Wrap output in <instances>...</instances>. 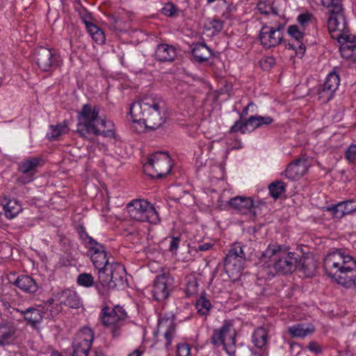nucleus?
Segmentation results:
<instances>
[{"label": "nucleus", "instance_id": "obj_1", "mask_svg": "<svg viewBox=\"0 0 356 356\" xmlns=\"http://www.w3.org/2000/svg\"><path fill=\"white\" fill-rule=\"evenodd\" d=\"M325 273L336 283L346 288L356 287V261L341 250L326 254L323 260Z\"/></svg>", "mask_w": 356, "mask_h": 356}, {"label": "nucleus", "instance_id": "obj_2", "mask_svg": "<svg viewBox=\"0 0 356 356\" xmlns=\"http://www.w3.org/2000/svg\"><path fill=\"white\" fill-rule=\"evenodd\" d=\"M99 107L89 104H84L77 115L78 124L76 132L79 136L88 140L95 136L113 137L114 124L111 121L99 115Z\"/></svg>", "mask_w": 356, "mask_h": 356}, {"label": "nucleus", "instance_id": "obj_3", "mask_svg": "<svg viewBox=\"0 0 356 356\" xmlns=\"http://www.w3.org/2000/svg\"><path fill=\"white\" fill-rule=\"evenodd\" d=\"M164 102L160 99L146 97L130 106L129 114L133 122L142 124L147 129H156L165 122L161 115Z\"/></svg>", "mask_w": 356, "mask_h": 356}, {"label": "nucleus", "instance_id": "obj_4", "mask_svg": "<svg viewBox=\"0 0 356 356\" xmlns=\"http://www.w3.org/2000/svg\"><path fill=\"white\" fill-rule=\"evenodd\" d=\"M300 255L289 252L284 245L270 244L259 258L261 266L273 267L278 273L291 274L298 268Z\"/></svg>", "mask_w": 356, "mask_h": 356}, {"label": "nucleus", "instance_id": "obj_5", "mask_svg": "<svg viewBox=\"0 0 356 356\" xmlns=\"http://www.w3.org/2000/svg\"><path fill=\"white\" fill-rule=\"evenodd\" d=\"M127 313L120 305H115L112 308L106 306L102 309L99 314L102 323L110 330L114 339L121 336L123 327L127 322Z\"/></svg>", "mask_w": 356, "mask_h": 356}, {"label": "nucleus", "instance_id": "obj_6", "mask_svg": "<svg viewBox=\"0 0 356 356\" xmlns=\"http://www.w3.org/2000/svg\"><path fill=\"white\" fill-rule=\"evenodd\" d=\"M129 216L140 222H148L158 224L160 218L152 204L143 199H136L130 202L127 206Z\"/></svg>", "mask_w": 356, "mask_h": 356}, {"label": "nucleus", "instance_id": "obj_7", "mask_svg": "<svg viewBox=\"0 0 356 356\" xmlns=\"http://www.w3.org/2000/svg\"><path fill=\"white\" fill-rule=\"evenodd\" d=\"M172 168L171 159L166 152L152 154L143 165V171L152 178H162L170 173Z\"/></svg>", "mask_w": 356, "mask_h": 356}, {"label": "nucleus", "instance_id": "obj_8", "mask_svg": "<svg viewBox=\"0 0 356 356\" xmlns=\"http://www.w3.org/2000/svg\"><path fill=\"white\" fill-rule=\"evenodd\" d=\"M236 334L233 323L225 321L221 327L213 330L211 343L216 346L222 345L229 356H236Z\"/></svg>", "mask_w": 356, "mask_h": 356}, {"label": "nucleus", "instance_id": "obj_9", "mask_svg": "<svg viewBox=\"0 0 356 356\" xmlns=\"http://www.w3.org/2000/svg\"><path fill=\"white\" fill-rule=\"evenodd\" d=\"M327 27L331 37L339 42L342 40L348 39L350 34L345 9L327 13Z\"/></svg>", "mask_w": 356, "mask_h": 356}, {"label": "nucleus", "instance_id": "obj_10", "mask_svg": "<svg viewBox=\"0 0 356 356\" xmlns=\"http://www.w3.org/2000/svg\"><path fill=\"white\" fill-rule=\"evenodd\" d=\"M243 248L241 243H235L232 245L224 260V266L227 273L234 275L243 270L245 262Z\"/></svg>", "mask_w": 356, "mask_h": 356}, {"label": "nucleus", "instance_id": "obj_11", "mask_svg": "<svg viewBox=\"0 0 356 356\" xmlns=\"http://www.w3.org/2000/svg\"><path fill=\"white\" fill-rule=\"evenodd\" d=\"M174 279L170 273H162L156 276L151 289L153 299L157 302L166 300L173 289Z\"/></svg>", "mask_w": 356, "mask_h": 356}, {"label": "nucleus", "instance_id": "obj_12", "mask_svg": "<svg viewBox=\"0 0 356 356\" xmlns=\"http://www.w3.org/2000/svg\"><path fill=\"white\" fill-rule=\"evenodd\" d=\"M93 339L92 330L89 327H83L73 341V356H88Z\"/></svg>", "mask_w": 356, "mask_h": 356}, {"label": "nucleus", "instance_id": "obj_13", "mask_svg": "<svg viewBox=\"0 0 356 356\" xmlns=\"http://www.w3.org/2000/svg\"><path fill=\"white\" fill-rule=\"evenodd\" d=\"M284 29V24H278L273 27L264 25L259 33L261 44L267 49L277 46L283 39L282 31Z\"/></svg>", "mask_w": 356, "mask_h": 356}, {"label": "nucleus", "instance_id": "obj_14", "mask_svg": "<svg viewBox=\"0 0 356 356\" xmlns=\"http://www.w3.org/2000/svg\"><path fill=\"white\" fill-rule=\"evenodd\" d=\"M60 56L52 49L40 47L37 49L35 60L41 70L50 71L54 66H58Z\"/></svg>", "mask_w": 356, "mask_h": 356}, {"label": "nucleus", "instance_id": "obj_15", "mask_svg": "<svg viewBox=\"0 0 356 356\" xmlns=\"http://www.w3.org/2000/svg\"><path fill=\"white\" fill-rule=\"evenodd\" d=\"M41 161L39 157H30L19 163L18 170L22 175L17 178V181L26 184L33 181Z\"/></svg>", "mask_w": 356, "mask_h": 356}, {"label": "nucleus", "instance_id": "obj_16", "mask_svg": "<svg viewBox=\"0 0 356 356\" xmlns=\"http://www.w3.org/2000/svg\"><path fill=\"white\" fill-rule=\"evenodd\" d=\"M158 331L163 332L165 339V346L168 349L175 334V316L172 314H164L160 316Z\"/></svg>", "mask_w": 356, "mask_h": 356}, {"label": "nucleus", "instance_id": "obj_17", "mask_svg": "<svg viewBox=\"0 0 356 356\" xmlns=\"http://www.w3.org/2000/svg\"><path fill=\"white\" fill-rule=\"evenodd\" d=\"M339 76L336 72H332L329 73L319 91V98L325 102L331 100L339 86Z\"/></svg>", "mask_w": 356, "mask_h": 356}, {"label": "nucleus", "instance_id": "obj_18", "mask_svg": "<svg viewBox=\"0 0 356 356\" xmlns=\"http://www.w3.org/2000/svg\"><path fill=\"white\" fill-rule=\"evenodd\" d=\"M87 249L90 254V259L95 268L111 264L107 258L106 248L104 245L96 241Z\"/></svg>", "mask_w": 356, "mask_h": 356}, {"label": "nucleus", "instance_id": "obj_19", "mask_svg": "<svg viewBox=\"0 0 356 356\" xmlns=\"http://www.w3.org/2000/svg\"><path fill=\"white\" fill-rule=\"evenodd\" d=\"M309 165L306 159H299L289 164L285 170V176L291 180H296L307 171Z\"/></svg>", "mask_w": 356, "mask_h": 356}, {"label": "nucleus", "instance_id": "obj_20", "mask_svg": "<svg viewBox=\"0 0 356 356\" xmlns=\"http://www.w3.org/2000/svg\"><path fill=\"white\" fill-rule=\"evenodd\" d=\"M289 35L294 38L295 41L292 43L289 42L286 47L289 49H293L297 54H302L305 51V47L302 42L304 33L301 32L298 26L291 25L288 28Z\"/></svg>", "mask_w": 356, "mask_h": 356}, {"label": "nucleus", "instance_id": "obj_21", "mask_svg": "<svg viewBox=\"0 0 356 356\" xmlns=\"http://www.w3.org/2000/svg\"><path fill=\"white\" fill-rule=\"evenodd\" d=\"M16 311L20 313L24 320L33 327H36L42 321L45 314L43 308L29 307L25 310L17 309Z\"/></svg>", "mask_w": 356, "mask_h": 356}, {"label": "nucleus", "instance_id": "obj_22", "mask_svg": "<svg viewBox=\"0 0 356 356\" xmlns=\"http://www.w3.org/2000/svg\"><path fill=\"white\" fill-rule=\"evenodd\" d=\"M57 298L60 305H65L67 307L78 309L81 306V301L76 292L65 289L57 294Z\"/></svg>", "mask_w": 356, "mask_h": 356}, {"label": "nucleus", "instance_id": "obj_23", "mask_svg": "<svg viewBox=\"0 0 356 356\" xmlns=\"http://www.w3.org/2000/svg\"><path fill=\"white\" fill-rule=\"evenodd\" d=\"M177 56L176 49L168 44H159L156 46L154 58L161 62H171Z\"/></svg>", "mask_w": 356, "mask_h": 356}, {"label": "nucleus", "instance_id": "obj_24", "mask_svg": "<svg viewBox=\"0 0 356 356\" xmlns=\"http://www.w3.org/2000/svg\"><path fill=\"white\" fill-rule=\"evenodd\" d=\"M229 204L231 207L242 213H252L254 215L256 214L254 210V202L250 197H235L230 200Z\"/></svg>", "mask_w": 356, "mask_h": 356}, {"label": "nucleus", "instance_id": "obj_25", "mask_svg": "<svg viewBox=\"0 0 356 356\" xmlns=\"http://www.w3.org/2000/svg\"><path fill=\"white\" fill-rule=\"evenodd\" d=\"M111 278L112 282V289L124 288L127 286L124 280L125 269L118 263H111Z\"/></svg>", "mask_w": 356, "mask_h": 356}, {"label": "nucleus", "instance_id": "obj_26", "mask_svg": "<svg viewBox=\"0 0 356 356\" xmlns=\"http://www.w3.org/2000/svg\"><path fill=\"white\" fill-rule=\"evenodd\" d=\"M354 39L355 36L350 35L348 39L341 40L339 50L343 58L356 62V41Z\"/></svg>", "mask_w": 356, "mask_h": 356}, {"label": "nucleus", "instance_id": "obj_27", "mask_svg": "<svg viewBox=\"0 0 356 356\" xmlns=\"http://www.w3.org/2000/svg\"><path fill=\"white\" fill-rule=\"evenodd\" d=\"M13 284L27 293H35L38 290V285L31 277L22 275L19 276Z\"/></svg>", "mask_w": 356, "mask_h": 356}, {"label": "nucleus", "instance_id": "obj_28", "mask_svg": "<svg viewBox=\"0 0 356 356\" xmlns=\"http://www.w3.org/2000/svg\"><path fill=\"white\" fill-rule=\"evenodd\" d=\"M192 54L195 61L202 63L213 56V52L205 43H197L192 49Z\"/></svg>", "mask_w": 356, "mask_h": 356}, {"label": "nucleus", "instance_id": "obj_29", "mask_svg": "<svg viewBox=\"0 0 356 356\" xmlns=\"http://www.w3.org/2000/svg\"><path fill=\"white\" fill-rule=\"evenodd\" d=\"M305 277H312L315 275L316 264L313 258L300 256L298 268Z\"/></svg>", "mask_w": 356, "mask_h": 356}, {"label": "nucleus", "instance_id": "obj_30", "mask_svg": "<svg viewBox=\"0 0 356 356\" xmlns=\"http://www.w3.org/2000/svg\"><path fill=\"white\" fill-rule=\"evenodd\" d=\"M3 207L5 216L8 219L15 218L22 210L21 204L15 200L4 199Z\"/></svg>", "mask_w": 356, "mask_h": 356}, {"label": "nucleus", "instance_id": "obj_31", "mask_svg": "<svg viewBox=\"0 0 356 356\" xmlns=\"http://www.w3.org/2000/svg\"><path fill=\"white\" fill-rule=\"evenodd\" d=\"M314 329L312 326L306 325L302 323L296 324L288 327V332L293 338H305L313 333Z\"/></svg>", "mask_w": 356, "mask_h": 356}, {"label": "nucleus", "instance_id": "obj_32", "mask_svg": "<svg viewBox=\"0 0 356 356\" xmlns=\"http://www.w3.org/2000/svg\"><path fill=\"white\" fill-rule=\"evenodd\" d=\"M268 340V332L263 327L256 328L252 334V342L258 348L265 347Z\"/></svg>", "mask_w": 356, "mask_h": 356}, {"label": "nucleus", "instance_id": "obj_33", "mask_svg": "<svg viewBox=\"0 0 356 356\" xmlns=\"http://www.w3.org/2000/svg\"><path fill=\"white\" fill-rule=\"evenodd\" d=\"M98 270V279L100 284L107 289H112V282L111 278V264L102 266V268H96Z\"/></svg>", "mask_w": 356, "mask_h": 356}, {"label": "nucleus", "instance_id": "obj_34", "mask_svg": "<svg viewBox=\"0 0 356 356\" xmlns=\"http://www.w3.org/2000/svg\"><path fill=\"white\" fill-rule=\"evenodd\" d=\"M67 127L65 122L57 124L56 125H50L47 133V138L51 141L56 140L60 136L67 133Z\"/></svg>", "mask_w": 356, "mask_h": 356}, {"label": "nucleus", "instance_id": "obj_35", "mask_svg": "<svg viewBox=\"0 0 356 356\" xmlns=\"http://www.w3.org/2000/svg\"><path fill=\"white\" fill-rule=\"evenodd\" d=\"M274 121L273 118L270 116H261V115H251L249 118V123L252 130H255L264 125H269Z\"/></svg>", "mask_w": 356, "mask_h": 356}, {"label": "nucleus", "instance_id": "obj_36", "mask_svg": "<svg viewBox=\"0 0 356 356\" xmlns=\"http://www.w3.org/2000/svg\"><path fill=\"white\" fill-rule=\"evenodd\" d=\"M13 331L9 326L0 325V346H3L10 343L13 339Z\"/></svg>", "mask_w": 356, "mask_h": 356}, {"label": "nucleus", "instance_id": "obj_37", "mask_svg": "<svg viewBox=\"0 0 356 356\" xmlns=\"http://www.w3.org/2000/svg\"><path fill=\"white\" fill-rule=\"evenodd\" d=\"M323 210L324 211L330 212L332 216L335 218L340 219L346 216L344 204L342 202H339L338 204L324 207Z\"/></svg>", "mask_w": 356, "mask_h": 356}, {"label": "nucleus", "instance_id": "obj_38", "mask_svg": "<svg viewBox=\"0 0 356 356\" xmlns=\"http://www.w3.org/2000/svg\"><path fill=\"white\" fill-rule=\"evenodd\" d=\"M286 184L282 181H275L268 186L269 193L275 200L284 193Z\"/></svg>", "mask_w": 356, "mask_h": 356}, {"label": "nucleus", "instance_id": "obj_39", "mask_svg": "<svg viewBox=\"0 0 356 356\" xmlns=\"http://www.w3.org/2000/svg\"><path fill=\"white\" fill-rule=\"evenodd\" d=\"M195 307L200 315L207 316L211 308V304L209 300L202 296L197 300Z\"/></svg>", "mask_w": 356, "mask_h": 356}, {"label": "nucleus", "instance_id": "obj_40", "mask_svg": "<svg viewBox=\"0 0 356 356\" xmlns=\"http://www.w3.org/2000/svg\"><path fill=\"white\" fill-rule=\"evenodd\" d=\"M252 127H250V124L249 123V118L245 121L238 120L234 122V124L230 127V132H241L244 134L247 132H251Z\"/></svg>", "mask_w": 356, "mask_h": 356}, {"label": "nucleus", "instance_id": "obj_41", "mask_svg": "<svg viewBox=\"0 0 356 356\" xmlns=\"http://www.w3.org/2000/svg\"><path fill=\"white\" fill-rule=\"evenodd\" d=\"M224 27V22L218 19H212L207 22L205 28L211 31L212 35L218 34Z\"/></svg>", "mask_w": 356, "mask_h": 356}, {"label": "nucleus", "instance_id": "obj_42", "mask_svg": "<svg viewBox=\"0 0 356 356\" xmlns=\"http://www.w3.org/2000/svg\"><path fill=\"white\" fill-rule=\"evenodd\" d=\"M343 0H321V5L327 10V13L344 9Z\"/></svg>", "mask_w": 356, "mask_h": 356}, {"label": "nucleus", "instance_id": "obj_43", "mask_svg": "<svg viewBox=\"0 0 356 356\" xmlns=\"http://www.w3.org/2000/svg\"><path fill=\"white\" fill-rule=\"evenodd\" d=\"M257 8L259 13L263 15H268L270 13H276L273 3L270 0L259 1L257 5Z\"/></svg>", "mask_w": 356, "mask_h": 356}, {"label": "nucleus", "instance_id": "obj_44", "mask_svg": "<svg viewBox=\"0 0 356 356\" xmlns=\"http://www.w3.org/2000/svg\"><path fill=\"white\" fill-rule=\"evenodd\" d=\"M77 232L79 236V238L84 243L86 248L90 245H92L95 242L97 241L96 240H95L93 238L88 235V232H86L83 226H79L77 229Z\"/></svg>", "mask_w": 356, "mask_h": 356}, {"label": "nucleus", "instance_id": "obj_45", "mask_svg": "<svg viewBox=\"0 0 356 356\" xmlns=\"http://www.w3.org/2000/svg\"><path fill=\"white\" fill-rule=\"evenodd\" d=\"M181 241L180 236H167L164 239V242L168 243V250L172 254H177V250Z\"/></svg>", "mask_w": 356, "mask_h": 356}, {"label": "nucleus", "instance_id": "obj_46", "mask_svg": "<svg viewBox=\"0 0 356 356\" xmlns=\"http://www.w3.org/2000/svg\"><path fill=\"white\" fill-rule=\"evenodd\" d=\"M77 283L79 285L89 288L94 284V278L89 273H81L77 277Z\"/></svg>", "mask_w": 356, "mask_h": 356}, {"label": "nucleus", "instance_id": "obj_47", "mask_svg": "<svg viewBox=\"0 0 356 356\" xmlns=\"http://www.w3.org/2000/svg\"><path fill=\"white\" fill-rule=\"evenodd\" d=\"M177 356H191V348L189 344L186 343H179L177 345Z\"/></svg>", "mask_w": 356, "mask_h": 356}, {"label": "nucleus", "instance_id": "obj_48", "mask_svg": "<svg viewBox=\"0 0 356 356\" xmlns=\"http://www.w3.org/2000/svg\"><path fill=\"white\" fill-rule=\"evenodd\" d=\"M177 10L178 9L175 5L172 3H168L161 9V13L165 16L172 17Z\"/></svg>", "mask_w": 356, "mask_h": 356}, {"label": "nucleus", "instance_id": "obj_49", "mask_svg": "<svg viewBox=\"0 0 356 356\" xmlns=\"http://www.w3.org/2000/svg\"><path fill=\"white\" fill-rule=\"evenodd\" d=\"M346 159L349 162H353L356 159V145H350L346 149L345 154Z\"/></svg>", "mask_w": 356, "mask_h": 356}, {"label": "nucleus", "instance_id": "obj_50", "mask_svg": "<svg viewBox=\"0 0 356 356\" xmlns=\"http://www.w3.org/2000/svg\"><path fill=\"white\" fill-rule=\"evenodd\" d=\"M198 283L197 281H190L186 286V293L188 296H192L197 292Z\"/></svg>", "mask_w": 356, "mask_h": 356}, {"label": "nucleus", "instance_id": "obj_51", "mask_svg": "<svg viewBox=\"0 0 356 356\" xmlns=\"http://www.w3.org/2000/svg\"><path fill=\"white\" fill-rule=\"evenodd\" d=\"M344 204L346 215L350 214L354 211H356V205L354 204L353 200H347L342 202Z\"/></svg>", "mask_w": 356, "mask_h": 356}, {"label": "nucleus", "instance_id": "obj_52", "mask_svg": "<svg viewBox=\"0 0 356 356\" xmlns=\"http://www.w3.org/2000/svg\"><path fill=\"white\" fill-rule=\"evenodd\" d=\"M92 38L98 44H103L105 42V35L101 29L92 36Z\"/></svg>", "mask_w": 356, "mask_h": 356}, {"label": "nucleus", "instance_id": "obj_53", "mask_svg": "<svg viewBox=\"0 0 356 356\" xmlns=\"http://www.w3.org/2000/svg\"><path fill=\"white\" fill-rule=\"evenodd\" d=\"M81 18L86 27L92 23L91 15L86 10H83L81 13Z\"/></svg>", "mask_w": 356, "mask_h": 356}, {"label": "nucleus", "instance_id": "obj_54", "mask_svg": "<svg viewBox=\"0 0 356 356\" xmlns=\"http://www.w3.org/2000/svg\"><path fill=\"white\" fill-rule=\"evenodd\" d=\"M236 10V7L232 3H228L227 5L225 10L222 13V16L225 19H229L231 13Z\"/></svg>", "mask_w": 356, "mask_h": 356}, {"label": "nucleus", "instance_id": "obj_55", "mask_svg": "<svg viewBox=\"0 0 356 356\" xmlns=\"http://www.w3.org/2000/svg\"><path fill=\"white\" fill-rule=\"evenodd\" d=\"M307 348L312 353L315 354L321 353L322 349L320 345L316 341H312L309 343Z\"/></svg>", "mask_w": 356, "mask_h": 356}, {"label": "nucleus", "instance_id": "obj_56", "mask_svg": "<svg viewBox=\"0 0 356 356\" xmlns=\"http://www.w3.org/2000/svg\"><path fill=\"white\" fill-rule=\"evenodd\" d=\"M86 28L87 29V31L90 35L91 37L92 35H94V34H95V33L97 32L99 30V29H100V28H99L97 25H95L93 23L89 24Z\"/></svg>", "mask_w": 356, "mask_h": 356}, {"label": "nucleus", "instance_id": "obj_57", "mask_svg": "<svg viewBox=\"0 0 356 356\" xmlns=\"http://www.w3.org/2000/svg\"><path fill=\"white\" fill-rule=\"evenodd\" d=\"M310 20V15L308 14H300L298 17V22L304 25Z\"/></svg>", "mask_w": 356, "mask_h": 356}, {"label": "nucleus", "instance_id": "obj_58", "mask_svg": "<svg viewBox=\"0 0 356 356\" xmlns=\"http://www.w3.org/2000/svg\"><path fill=\"white\" fill-rule=\"evenodd\" d=\"M212 247L210 243H204L202 244H198L196 247V250L201 252L209 250Z\"/></svg>", "mask_w": 356, "mask_h": 356}, {"label": "nucleus", "instance_id": "obj_59", "mask_svg": "<svg viewBox=\"0 0 356 356\" xmlns=\"http://www.w3.org/2000/svg\"><path fill=\"white\" fill-rule=\"evenodd\" d=\"M253 106H255V104L252 102L248 103L240 113L241 118L245 117L248 114L250 108Z\"/></svg>", "mask_w": 356, "mask_h": 356}, {"label": "nucleus", "instance_id": "obj_60", "mask_svg": "<svg viewBox=\"0 0 356 356\" xmlns=\"http://www.w3.org/2000/svg\"><path fill=\"white\" fill-rule=\"evenodd\" d=\"M52 302L53 300H49L46 305L47 310L50 312L51 316H54V314L58 313L60 310H57L56 312H54L52 310Z\"/></svg>", "mask_w": 356, "mask_h": 356}, {"label": "nucleus", "instance_id": "obj_61", "mask_svg": "<svg viewBox=\"0 0 356 356\" xmlns=\"http://www.w3.org/2000/svg\"><path fill=\"white\" fill-rule=\"evenodd\" d=\"M265 63L268 64L269 67H272L275 64V59L273 57H268L265 59Z\"/></svg>", "mask_w": 356, "mask_h": 356}, {"label": "nucleus", "instance_id": "obj_62", "mask_svg": "<svg viewBox=\"0 0 356 356\" xmlns=\"http://www.w3.org/2000/svg\"><path fill=\"white\" fill-rule=\"evenodd\" d=\"M143 354V351L139 349H136L131 353L129 354L128 356H141Z\"/></svg>", "mask_w": 356, "mask_h": 356}, {"label": "nucleus", "instance_id": "obj_63", "mask_svg": "<svg viewBox=\"0 0 356 356\" xmlns=\"http://www.w3.org/2000/svg\"><path fill=\"white\" fill-rule=\"evenodd\" d=\"M50 356H61L60 353H59L58 352H53Z\"/></svg>", "mask_w": 356, "mask_h": 356}, {"label": "nucleus", "instance_id": "obj_64", "mask_svg": "<svg viewBox=\"0 0 356 356\" xmlns=\"http://www.w3.org/2000/svg\"><path fill=\"white\" fill-rule=\"evenodd\" d=\"M208 3H211L216 1V0H206Z\"/></svg>", "mask_w": 356, "mask_h": 356}]
</instances>
